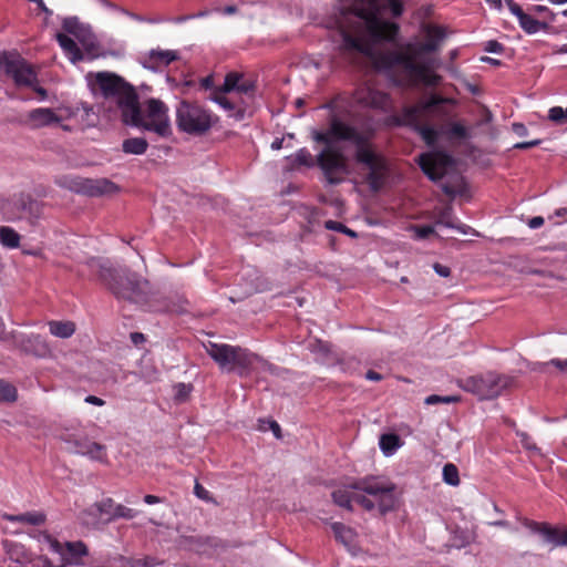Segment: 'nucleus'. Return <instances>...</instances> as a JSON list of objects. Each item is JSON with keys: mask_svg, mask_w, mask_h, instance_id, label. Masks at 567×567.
<instances>
[{"mask_svg": "<svg viewBox=\"0 0 567 567\" xmlns=\"http://www.w3.org/2000/svg\"><path fill=\"white\" fill-rule=\"evenodd\" d=\"M254 89H255V85H254V83H252V82H250V81H241V80H240V81H239V83H238V86H237L236 91H237V92H240V93H245V94H247V93L252 92V91H254Z\"/></svg>", "mask_w": 567, "mask_h": 567, "instance_id": "864d4df0", "label": "nucleus"}, {"mask_svg": "<svg viewBox=\"0 0 567 567\" xmlns=\"http://www.w3.org/2000/svg\"><path fill=\"white\" fill-rule=\"evenodd\" d=\"M241 75L236 72H230L225 76V81L221 87L218 90L224 93H228L231 91H236L239 81L241 80Z\"/></svg>", "mask_w": 567, "mask_h": 567, "instance_id": "ea45409f", "label": "nucleus"}, {"mask_svg": "<svg viewBox=\"0 0 567 567\" xmlns=\"http://www.w3.org/2000/svg\"><path fill=\"white\" fill-rule=\"evenodd\" d=\"M354 492L357 491L352 488V484L339 486L331 492L332 502L337 506L352 512V502H355V496L358 495Z\"/></svg>", "mask_w": 567, "mask_h": 567, "instance_id": "b1692460", "label": "nucleus"}, {"mask_svg": "<svg viewBox=\"0 0 567 567\" xmlns=\"http://www.w3.org/2000/svg\"><path fill=\"white\" fill-rule=\"evenodd\" d=\"M513 131L519 136H525L527 134V128L522 123H514Z\"/></svg>", "mask_w": 567, "mask_h": 567, "instance_id": "e2e57ef3", "label": "nucleus"}, {"mask_svg": "<svg viewBox=\"0 0 567 567\" xmlns=\"http://www.w3.org/2000/svg\"><path fill=\"white\" fill-rule=\"evenodd\" d=\"M205 349L220 370L236 371L240 377L247 375L258 359V355L247 349L226 343L208 342Z\"/></svg>", "mask_w": 567, "mask_h": 567, "instance_id": "423d86ee", "label": "nucleus"}, {"mask_svg": "<svg viewBox=\"0 0 567 567\" xmlns=\"http://www.w3.org/2000/svg\"><path fill=\"white\" fill-rule=\"evenodd\" d=\"M209 110L197 103L182 101L176 107V125L177 128L193 136H202L206 134L217 122Z\"/></svg>", "mask_w": 567, "mask_h": 567, "instance_id": "0eeeda50", "label": "nucleus"}, {"mask_svg": "<svg viewBox=\"0 0 567 567\" xmlns=\"http://www.w3.org/2000/svg\"><path fill=\"white\" fill-rule=\"evenodd\" d=\"M256 362H259V363L261 364L262 370L268 371V372H269V373H271V374H276V372H277V368H276L275 365H272L271 363H269V362H267V361H265V360L260 359L259 357H258V359L255 361V363H256Z\"/></svg>", "mask_w": 567, "mask_h": 567, "instance_id": "13d9d810", "label": "nucleus"}, {"mask_svg": "<svg viewBox=\"0 0 567 567\" xmlns=\"http://www.w3.org/2000/svg\"><path fill=\"white\" fill-rule=\"evenodd\" d=\"M525 525L533 532L540 534L547 543L554 546H567V528L553 527L547 523L527 520Z\"/></svg>", "mask_w": 567, "mask_h": 567, "instance_id": "aec40b11", "label": "nucleus"}, {"mask_svg": "<svg viewBox=\"0 0 567 567\" xmlns=\"http://www.w3.org/2000/svg\"><path fill=\"white\" fill-rule=\"evenodd\" d=\"M288 159H291L293 165L307 167L313 166L312 155L305 147L297 151V153L293 156L288 157Z\"/></svg>", "mask_w": 567, "mask_h": 567, "instance_id": "c9c22d12", "label": "nucleus"}, {"mask_svg": "<svg viewBox=\"0 0 567 567\" xmlns=\"http://www.w3.org/2000/svg\"><path fill=\"white\" fill-rule=\"evenodd\" d=\"M354 100L358 104L382 112L392 111V101L389 94L370 86H361L354 92Z\"/></svg>", "mask_w": 567, "mask_h": 567, "instance_id": "6ab92c4d", "label": "nucleus"}, {"mask_svg": "<svg viewBox=\"0 0 567 567\" xmlns=\"http://www.w3.org/2000/svg\"><path fill=\"white\" fill-rule=\"evenodd\" d=\"M194 494L205 502H213L210 493L198 482L195 483Z\"/></svg>", "mask_w": 567, "mask_h": 567, "instance_id": "8fccbe9b", "label": "nucleus"}, {"mask_svg": "<svg viewBox=\"0 0 567 567\" xmlns=\"http://www.w3.org/2000/svg\"><path fill=\"white\" fill-rule=\"evenodd\" d=\"M365 378L370 381H381L383 379V377L374 371V370H369L367 373H365Z\"/></svg>", "mask_w": 567, "mask_h": 567, "instance_id": "0e129e2a", "label": "nucleus"}, {"mask_svg": "<svg viewBox=\"0 0 567 567\" xmlns=\"http://www.w3.org/2000/svg\"><path fill=\"white\" fill-rule=\"evenodd\" d=\"M388 12L400 17L403 12L402 1L354 0L351 11L340 21L341 52L370 56L374 42L394 40L399 25L384 19Z\"/></svg>", "mask_w": 567, "mask_h": 567, "instance_id": "f257e3e1", "label": "nucleus"}, {"mask_svg": "<svg viewBox=\"0 0 567 567\" xmlns=\"http://www.w3.org/2000/svg\"><path fill=\"white\" fill-rule=\"evenodd\" d=\"M75 453L87 456L93 461L102 463L106 462V446L93 441L87 437L79 439L73 441Z\"/></svg>", "mask_w": 567, "mask_h": 567, "instance_id": "5701e85b", "label": "nucleus"}, {"mask_svg": "<svg viewBox=\"0 0 567 567\" xmlns=\"http://www.w3.org/2000/svg\"><path fill=\"white\" fill-rule=\"evenodd\" d=\"M312 138L315 142L322 143L326 146H332V141H349L355 145V150L364 147L369 143L368 135L337 117L331 120L327 132L315 131Z\"/></svg>", "mask_w": 567, "mask_h": 567, "instance_id": "9b49d317", "label": "nucleus"}, {"mask_svg": "<svg viewBox=\"0 0 567 567\" xmlns=\"http://www.w3.org/2000/svg\"><path fill=\"white\" fill-rule=\"evenodd\" d=\"M70 188L91 197L111 195L118 192V186L107 178L92 179L76 177L71 181Z\"/></svg>", "mask_w": 567, "mask_h": 567, "instance_id": "f3484780", "label": "nucleus"}, {"mask_svg": "<svg viewBox=\"0 0 567 567\" xmlns=\"http://www.w3.org/2000/svg\"><path fill=\"white\" fill-rule=\"evenodd\" d=\"M60 122L61 117L49 107L34 109L25 115L24 120V124L33 130L59 124Z\"/></svg>", "mask_w": 567, "mask_h": 567, "instance_id": "412c9836", "label": "nucleus"}, {"mask_svg": "<svg viewBox=\"0 0 567 567\" xmlns=\"http://www.w3.org/2000/svg\"><path fill=\"white\" fill-rule=\"evenodd\" d=\"M50 548L61 555L62 560L70 565H82V558L89 555L87 546L82 542L60 543L55 538L48 536Z\"/></svg>", "mask_w": 567, "mask_h": 567, "instance_id": "a211bd4d", "label": "nucleus"}, {"mask_svg": "<svg viewBox=\"0 0 567 567\" xmlns=\"http://www.w3.org/2000/svg\"><path fill=\"white\" fill-rule=\"evenodd\" d=\"M27 343L35 347L34 353L38 355H45L49 352L47 343L38 334L29 337Z\"/></svg>", "mask_w": 567, "mask_h": 567, "instance_id": "79ce46f5", "label": "nucleus"}, {"mask_svg": "<svg viewBox=\"0 0 567 567\" xmlns=\"http://www.w3.org/2000/svg\"><path fill=\"white\" fill-rule=\"evenodd\" d=\"M122 117L125 124L154 132L159 136L166 137L172 134L168 107L158 99H148L141 106L136 96V102L128 104Z\"/></svg>", "mask_w": 567, "mask_h": 567, "instance_id": "20e7f679", "label": "nucleus"}, {"mask_svg": "<svg viewBox=\"0 0 567 567\" xmlns=\"http://www.w3.org/2000/svg\"><path fill=\"white\" fill-rule=\"evenodd\" d=\"M113 513H114V515H113L114 519H117V518L133 519L134 517H136L138 515L137 511L126 507L122 504H117L115 507V512H113Z\"/></svg>", "mask_w": 567, "mask_h": 567, "instance_id": "49530a36", "label": "nucleus"}, {"mask_svg": "<svg viewBox=\"0 0 567 567\" xmlns=\"http://www.w3.org/2000/svg\"><path fill=\"white\" fill-rule=\"evenodd\" d=\"M420 110L417 106H406L402 114L394 117L399 125H409L417 132L427 146H434L439 140V132L430 126L420 124Z\"/></svg>", "mask_w": 567, "mask_h": 567, "instance_id": "dca6fc26", "label": "nucleus"}, {"mask_svg": "<svg viewBox=\"0 0 567 567\" xmlns=\"http://www.w3.org/2000/svg\"><path fill=\"white\" fill-rule=\"evenodd\" d=\"M544 225V218L542 216H536V217H533L528 220V226L532 228V229H536V228H539L540 226Z\"/></svg>", "mask_w": 567, "mask_h": 567, "instance_id": "bf43d9fd", "label": "nucleus"}, {"mask_svg": "<svg viewBox=\"0 0 567 567\" xmlns=\"http://www.w3.org/2000/svg\"><path fill=\"white\" fill-rule=\"evenodd\" d=\"M0 208L6 220L27 219L30 225L34 226L42 216L43 205L30 195L19 194L2 202Z\"/></svg>", "mask_w": 567, "mask_h": 567, "instance_id": "9d476101", "label": "nucleus"}, {"mask_svg": "<svg viewBox=\"0 0 567 567\" xmlns=\"http://www.w3.org/2000/svg\"><path fill=\"white\" fill-rule=\"evenodd\" d=\"M379 444L382 452L389 456L401 446V439L396 434H382Z\"/></svg>", "mask_w": 567, "mask_h": 567, "instance_id": "2f4dec72", "label": "nucleus"}, {"mask_svg": "<svg viewBox=\"0 0 567 567\" xmlns=\"http://www.w3.org/2000/svg\"><path fill=\"white\" fill-rule=\"evenodd\" d=\"M224 92H220L219 90H215L213 93V96L210 97L212 101L220 105L226 111H234L235 105L223 95Z\"/></svg>", "mask_w": 567, "mask_h": 567, "instance_id": "de8ad7c7", "label": "nucleus"}, {"mask_svg": "<svg viewBox=\"0 0 567 567\" xmlns=\"http://www.w3.org/2000/svg\"><path fill=\"white\" fill-rule=\"evenodd\" d=\"M540 143H542L540 140H533V141H529V142L517 143V144L514 145V147L515 148H519V150H526V148H530V147H534V146H538Z\"/></svg>", "mask_w": 567, "mask_h": 567, "instance_id": "4d7b16f0", "label": "nucleus"}, {"mask_svg": "<svg viewBox=\"0 0 567 567\" xmlns=\"http://www.w3.org/2000/svg\"><path fill=\"white\" fill-rule=\"evenodd\" d=\"M326 228L330 229V230H336V231L346 234V235H348L351 238H357L358 237V234L354 230L348 228L342 223H339V221H336V220H327L326 221Z\"/></svg>", "mask_w": 567, "mask_h": 567, "instance_id": "c03bdc74", "label": "nucleus"}, {"mask_svg": "<svg viewBox=\"0 0 567 567\" xmlns=\"http://www.w3.org/2000/svg\"><path fill=\"white\" fill-rule=\"evenodd\" d=\"M435 224L466 234L465 226L455 224L453 207L451 205H446L436 212Z\"/></svg>", "mask_w": 567, "mask_h": 567, "instance_id": "bb28decb", "label": "nucleus"}, {"mask_svg": "<svg viewBox=\"0 0 567 567\" xmlns=\"http://www.w3.org/2000/svg\"><path fill=\"white\" fill-rule=\"evenodd\" d=\"M354 158L358 164L369 169L365 181L370 189L373 192L380 190L389 174V165L385 157L377 153L372 145L368 143L364 147L355 150Z\"/></svg>", "mask_w": 567, "mask_h": 567, "instance_id": "1a4fd4ad", "label": "nucleus"}, {"mask_svg": "<svg viewBox=\"0 0 567 567\" xmlns=\"http://www.w3.org/2000/svg\"><path fill=\"white\" fill-rule=\"evenodd\" d=\"M131 340L134 344H140L145 341V337L143 333L133 332L131 333Z\"/></svg>", "mask_w": 567, "mask_h": 567, "instance_id": "338daca9", "label": "nucleus"}, {"mask_svg": "<svg viewBox=\"0 0 567 567\" xmlns=\"http://www.w3.org/2000/svg\"><path fill=\"white\" fill-rule=\"evenodd\" d=\"M441 189L444 194L451 196V197H454L456 192L455 189L453 188V186H451L450 184L447 183H443L441 184Z\"/></svg>", "mask_w": 567, "mask_h": 567, "instance_id": "69168bd1", "label": "nucleus"}, {"mask_svg": "<svg viewBox=\"0 0 567 567\" xmlns=\"http://www.w3.org/2000/svg\"><path fill=\"white\" fill-rule=\"evenodd\" d=\"M4 519L14 523H23L32 526H39L44 524L47 517L41 512H28L20 515H4Z\"/></svg>", "mask_w": 567, "mask_h": 567, "instance_id": "c85d7f7f", "label": "nucleus"}, {"mask_svg": "<svg viewBox=\"0 0 567 567\" xmlns=\"http://www.w3.org/2000/svg\"><path fill=\"white\" fill-rule=\"evenodd\" d=\"M417 163L422 172L431 181L437 182L443 178L447 169L454 164V159L443 151H434L420 154Z\"/></svg>", "mask_w": 567, "mask_h": 567, "instance_id": "2eb2a0df", "label": "nucleus"}, {"mask_svg": "<svg viewBox=\"0 0 567 567\" xmlns=\"http://www.w3.org/2000/svg\"><path fill=\"white\" fill-rule=\"evenodd\" d=\"M548 118L557 124H563L567 121V107L554 106L549 109Z\"/></svg>", "mask_w": 567, "mask_h": 567, "instance_id": "a18cd8bd", "label": "nucleus"}, {"mask_svg": "<svg viewBox=\"0 0 567 567\" xmlns=\"http://www.w3.org/2000/svg\"><path fill=\"white\" fill-rule=\"evenodd\" d=\"M87 266L116 299L134 303L146 301L147 295L151 292L150 282L136 272L127 268L117 270L107 260L100 258L90 259Z\"/></svg>", "mask_w": 567, "mask_h": 567, "instance_id": "7ed1b4c3", "label": "nucleus"}, {"mask_svg": "<svg viewBox=\"0 0 567 567\" xmlns=\"http://www.w3.org/2000/svg\"><path fill=\"white\" fill-rule=\"evenodd\" d=\"M433 269L441 277H449L451 275V269L447 266L441 265L439 262L434 264Z\"/></svg>", "mask_w": 567, "mask_h": 567, "instance_id": "5fc2aeb1", "label": "nucleus"}, {"mask_svg": "<svg viewBox=\"0 0 567 567\" xmlns=\"http://www.w3.org/2000/svg\"><path fill=\"white\" fill-rule=\"evenodd\" d=\"M0 68L10 76L17 86H33L38 83L34 69L19 54L0 53Z\"/></svg>", "mask_w": 567, "mask_h": 567, "instance_id": "4468645a", "label": "nucleus"}, {"mask_svg": "<svg viewBox=\"0 0 567 567\" xmlns=\"http://www.w3.org/2000/svg\"><path fill=\"white\" fill-rule=\"evenodd\" d=\"M446 134L451 138L464 140L468 137L467 128L461 123H452L447 128Z\"/></svg>", "mask_w": 567, "mask_h": 567, "instance_id": "a19ab883", "label": "nucleus"}, {"mask_svg": "<svg viewBox=\"0 0 567 567\" xmlns=\"http://www.w3.org/2000/svg\"><path fill=\"white\" fill-rule=\"evenodd\" d=\"M84 401L86 403L97 405V406H102L105 403L104 400H102L101 398L95 396V395H87Z\"/></svg>", "mask_w": 567, "mask_h": 567, "instance_id": "680f3d73", "label": "nucleus"}, {"mask_svg": "<svg viewBox=\"0 0 567 567\" xmlns=\"http://www.w3.org/2000/svg\"><path fill=\"white\" fill-rule=\"evenodd\" d=\"M144 502L148 505H153V504H157V503H161L162 499L158 497V496H155V495H145L144 496Z\"/></svg>", "mask_w": 567, "mask_h": 567, "instance_id": "774afa93", "label": "nucleus"}, {"mask_svg": "<svg viewBox=\"0 0 567 567\" xmlns=\"http://www.w3.org/2000/svg\"><path fill=\"white\" fill-rule=\"evenodd\" d=\"M148 143L143 137L126 138L122 143V150L126 154L142 155L147 151Z\"/></svg>", "mask_w": 567, "mask_h": 567, "instance_id": "c756f323", "label": "nucleus"}, {"mask_svg": "<svg viewBox=\"0 0 567 567\" xmlns=\"http://www.w3.org/2000/svg\"><path fill=\"white\" fill-rule=\"evenodd\" d=\"M520 28L527 32L528 34H534L539 31L543 25L538 20L534 19L532 16L525 13L518 20Z\"/></svg>", "mask_w": 567, "mask_h": 567, "instance_id": "e433bc0d", "label": "nucleus"}, {"mask_svg": "<svg viewBox=\"0 0 567 567\" xmlns=\"http://www.w3.org/2000/svg\"><path fill=\"white\" fill-rule=\"evenodd\" d=\"M317 164L323 172L326 181L331 185L342 183L350 174L347 157L333 146H326L317 155Z\"/></svg>", "mask_w": 567, "mask_h": 567, "instance_id": "ddd939ff", "label": "nucleus"}, {"mask_svg": "<svg viewBox=\"0 0 567 567\" xmlns=\"http://www.w3.org/2000/svg\"><path fill=\"white\" fill-rule=\"evenodd\" d=\"M548 364L555 367L556 369H558L559 371L561 372H565L567 371V359L566 360H561V359H551Z\"/></svg>", "mask_w": 567, "mask_h": 567, "instance_id": "6e6d98bb", "label": "nucleus"}, {"mask_svg": "<svg viewBox=\"0 0 567 567\" xmlns=\"http://www.w3.org/2000/svg\"><path fill=\"white\" fill-rule=\"evenodd\" d=\"M17 399V389L4 380H0V402H13Z\"/></svg>", "mask_w": 567, "mask_h": 567, "instance_id": "58836bf2", "label": "nucleus"}, {"mask_svg": "<svg viewBox=\"0 0 567 567\" xmlns=\"http://www.w3.org/2000/svg\"><path fill=\"white\" fill-rule=\"evenodd\" d=\"M116 505L117 504H115L112 498H104L101 502L95 503L93 506L101 516H106L109 520H114L113 512H115Z\"/></svg>", "mask_w": 567, "mask_h": 567, "instance_id": "72a5a7b5", "label": "nucleus"}, {"mask_svg": "<svg viewBox=\"0 0 567 567\" xmlns=\"http://www.w3.org/2000/svg\"><path fill=\"white\" fill-rule=\"evenodd\" d=\"M62 27L64 31L75 35L82 41V34L85 31L84 25L79 21L76 17H69L63 20Z\"/></svg>", "mask_w": 567, "mask_h": 567, "instance_id": "473e14b6", "label": "nucleus"}, {"mask_svg": "<svg viewBox=\"0 0 567 567\" xmlns=\"http://www.w3.org/2000/svg\"><path fill=\"white\" fill-rule=\"evenodd\" d=\"M21 236L9 226L0 227V244L9 249H16L20 246Z\"/></svg>", "mask_w": 567, "mask_h": 567, "instance_id": "7c9ffc66", "label": "nucleus"}, {"mask_svg": "<svg viewBox=\"0 0 567 567\" xmlns=\"http://www.w3.org/2000/svg\"><path fill=\"white\" fill-rule=\"evenodd\" d=\"M178 59L177 51L174 50H162L153 49L145 54L141 62L145 69L157 71L163 66L169 65L172 62Z\"/></svg>", "mask_w": 567, "mask_h": 567, "instance_id": "4be33fe9", "label": "nucleus"}, {"mask_svg": "<svg viewBox=\"0 0 567 567\" xmlns=\"http://www.w3.org/2000/svg\"><path fill=\"white\" fill-rule=\"evenodd\" d=\"M331 529L334 534L336 540L350 549L355 542L357 533L353 528L344 525L343 523L336 522L331 524Z\"/></svg>", "mask_w": 567, "mask_h": 567, "instance_id": "393cba45", "label": "nucleus"}, {"mask_svg": "<svg viewBox=\"0 0 567 567\" xmlns=\"http://www.w3.org/2000/svg\"><path fill=\"white\" fill-rule=\"evenodd\" d=\"M200 86L204 87L205 90H210L214 87V78L213 75H208L206 78H203L200 80Z\"/></svg>", "mask_w": 567, "mask_h": 567, "instance_id": "052dcab7", "label": "nucleus"}, {"mask_svg": "<svg viewBox=\"0 0 567 567\" xmlns=\"http://www.w3.org/2000/svg\"><path fill=\"white\" fill-rule=\"evenodd\" d=\"M96 83L105 97H117V103L122 115L128 107V104L136 102V92L132 85L126 83L121 76L100 72L96 74Z\"/></svg>", "mask_w": 567, "mask_h": 567, "instance_id": "f8f14e48", "label": "nucleus"}, {"mask_svg": "<svg viewBox=\"0 0 567 567\" xmlns=\"http://www.w3.org/2000/svg\"><path fill=\"white\" fill-rule=\"evenodd\" d=\"M56 40L72 63L83 60V53L73 39L64 33H58Z\"/></svg>", "mask_w": 567, "mask_h": 567, "instance_id": "a878e982", "label": "nucleus"}, {"mask_svg": "<svg viewBox=\"0 0 567 567\" xmlns=\"http://www.w3.org/2000/svg\"><path fill=\"white\" fill-rule=\"evenodd\" d=\"M454 101L449 97H442L436 94H432L425 102L421 103L420 105H416L420 110V116L422 113L430 111L434 109L437 105L445 104V103H453Z\"/></svg>", "mask_w": 567, "mask_h": 567, "instance_id": "f704fd0d", "label": "nucleus"}, {"mask_svg": "<svg viewBox=\"0 0 567 567\" xmlns=\"http://www.w3.org/2000/svg\"><path fill=\"white\" fill-rule=\"evenodd\" d=\"M422 31L424 42L408 43L399 50L389 51L382 55V62L386 68H401L408 84L423 83L426 86H435L440 84L441 76L432 72L430 62L425 61L422 54L439 50L446 31L435 24H424Z\"/></svg>", "mask_w": 567, "mask_h": 567, "instance_id": "f03ea898", "label": "nucleus"}, {"mask_svg": "<svg viewBox=\"0 0 567 567\" xmlns=\"http://www.w3.org/2000/svg\"><path fill=\"white\" fill-rule=\"evenodd\" d=\"M352 488L371 496V498L362 494L355 496V502L368 512L378 508L384 515L395 506V484L389 480L367 476L353 482Z\"/></svg>", "mask_w": 567, "mask_h": 567, "instance_id": "39448f33", "label": "nucleus"}, {"mask_svg": "<svg viewBox=\"0 0 567 567\" xmlns=\"http://www.w3.org/2000/svg\"><path fill=\"white\" fill-rule=\"evenodd\" d=\"M509 11L519 20L525 14L523 9L513 0L505 1Z\"/></svg>", "mask_w": 567, "mask_h": 567, "instance_id": "603ef678", "label": "nucleus"}, {"mask_svg": "<svg viewBox=\"0 0 567 567\" xmlns=\"http://www.w3.org/2000/svg\"><path fill=\"white\" fill-rule=\"evenodd\" d=\"M512 379L496 372H486L468 377L462 380V388L477 395L481 400H491L497 398L506 388L509 386Z\"/></svg>", "mask_w": 567, "mask_h": 567, "instance_id": "6e6552de", "label": "nucleus"}, {"mask_svg": "<svg viewBox=\"0 0 567 567\" xmlns=\"http://www.w3.org/2000/svg\"><path fill=\"white\" fill-rule=\"evenodd\" d=\"M503 50H504L503 44L496 40L487 41L485 44V51H487L489 53H502Z\"/></svg>", "mask_w": 567, "mask_h": 567, "instance_id": "3c124183", "label": "nucleus"}, {"mask_svg": "<svg viewBox=\"0 0 567 567\" xmlns=\"http://www.w3.org/2000/svg\"><path fill=\"white\" fill-rule=\"evenodd\" d=\"M443 480L451 486H457L460 484L458 470L456 465L447 463L443 467Z\"/></svg>", "mask_w": 567, "mask_h": 567, "instance_id": "4c0bfd02", "label": "nucleus"}, {"mask_svg": "<svg viewBox=\"0 0 567 567\" xmlns=\"http://www.w3.org/2000/svg\"><path fill=\"white\" fill-rule=\"evenodd\" d=\"M458 401H460V398L455 396V395L442 396V395H437V394H432V395H429L425 398L424 403L426 405H433V404H439V403L449 404V403H454V402H458Z\"/></svg>", "mask_w": 567, "mask_h": 567, "instance_id": "37998d69", "label": "nucleus"}, {"mask_svg": "<svg viewBox=\"0 0 567 567\" xmlns=\"http://www.w3.org/2000/svg\"><path fill=\"white\" fill-rule=\"evenodd\" d=\"M413 230L415 233V237L417 239H425L430 235L434 234L433 226L426 225V226H414Z\"/></svg>", "mask_w": 567, "mask_h": 567, "instance_id": "09e8293b", "label": "nucleus"}, {"mask_svg": "<svg viewBox=\"0 0 567 567\" xmlns=\"http://www.w3.org/2000/svg\"><path fill=\"white\" fill-rule=\"evenodd\" d=\"M50 333L56 338L68 339L75 332V323L73 321L52 320L48 322Z\"/></svg>", "mask_w": 567, "mask_h": 567, "instance_id": "cd10ccee", "label": "nucleus"}]
</instances>
